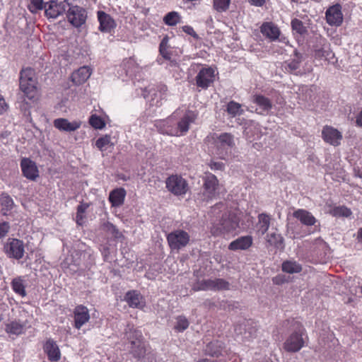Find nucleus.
Here are the masks:
<instances>
[{"label": "nucleus", "mask_w": 362, "mask_h": 362, "mask_svg": "<svg viewBox=\"0 0 362 362\" xmlns=\"http://www.w3.org/2000/svg\"><path fill=\"white\" fill-rule=\"evenodd\" d=\"M251 101L256 105L255 112L262 115H267L272 109V100L262 94H254Z\"/></svg>", "instance_id": "nucleus-12"}, {"label": "nucleus", "mask_w": 362, "mask_h": 362, "mask_svg": "<svg viewBox=\"0 0 362 362\" xmlns=\"http://www.w3.org/2000/svg\"><path fill=\"white\" fill-rule=\"evenodd\" d=\"M97 14L100 23L99 30L101 32L110 33L116 27V23L110 15L103 11H98Z\"/></svg>", "instance_id": "nucleus-17"}, {"label": "nucleus", "mask_w": 362, "mask_h": 362, "mask_svg": "<svg viewBox=\"0 0 362 362\" xmlns=\"http://www.w3.org/2000/svg\"><path fill=\"white\" fill-rule=\"evenodd\" d=\"M83 219H84L83 214H79L78 212H76V223L79 226H82L83 223Z\"/></svg>", "instance_id": "nucleus-57"}, {"label": "nucleus", "mask_w": 362, "mask_h": 362, "mask_svg": "<svg viewBox=\"0 0 362 362\" xmlns=\"http://www.w3.org/2000/svg\"><path fill=\"white\" fill-rule=\"evenodd\" d=\"M25 329V325L20 321L13 320L6 325L5 330L6 333L13 335L21 334Z\"/></svg>", "instance_id": "nucleus-31"}, {"label": "nucleus", "mask_w": 362, "mask_h": 362, "mask_svg": "<svg viewBox=\"0 0 362 362\" xmlns=\"http://www.w3.org/2000/svg\"><path fill=\"white\" fill-rule=\"evenodd\" d=\"M43 349L50 361H58L60 359V350L58 345L53 339H47L44 344Z\"/></svg>", "instance_id": "nucleus-22"}, {"label": "nucleus", "mask_w": 362, "mask_h": 362, "mask_svg": "<svg viewBox=\"0 0 362 362\" xmlns=\"http://www.w3.org/2000/svg\"><path fill=\"white\" fill-rule=\"evenodd\" d=\"M146 349L144 343L140 341H132L130 352L133 356L138 361L145 358L146 356Z\"/></svg>", "instance_id": "nucleus-29"}, {"label": "nucleus", "mask_w": 362, "mask_h": 362, "mask_svg": "<svg viewBox=\"0 0 362 362\" xmlns=\"http://www.w3.org/2000/svg\"><path fill=\"white\" fill-rule=\"evenodd\" d=\"M181 21L180 15L176 11H171L168 13L163 18V22L169 25L174 26Z\"/></svg>", "instance_id": "nucleus-38"}, {"label": "nucleus", "mask_w": 362, "mask_h": 362, "mask_svg": "<svg viewBox=\"0 0 362 362\" xmlns=\"http://www.w3.org/2000/svg\"><path fill=\"white\" fill-rule=\"evenodd\" d=\"M168 190L175 196H183L189 187L187 181L180 175H171L165 182Z\"/></svg>", "instance_id": "nucleus-6"}, {"label": "nucleus", "mask_w": 362, "mask_h": 362, "mask_svg": "<svg viewBox=\"0 0 362 362\" xmlns=\"http://www.w3.org/2000/svg\"><path fill=\"white\" fill-rule=\"evenodd\" d=\"M91 75L90 67L83 66L74 71L71 75L72 81L76 85H80L86 82Z\"/></svg>", "instance_id": "nucleus-28"}, {"label": "nucleus", "mask_w": 362, "mask_h": 362, "mask_svg": "<svg viewBox=\"0 0 362 362\" xmlns=\"http://www.w3.org/2000/svg\"><path fill=\"white\" fill-rule=\"evenodd\" d=\"M127 63H128V64H133L134 63V60L132 59H129Z\"/></svg>", "instance_id": "nucleus-62"}, {"label": "nucleus", "mask_w": 362, "mask_h": 362, "mask_svg": "<svg viewBox=\"0 0 362 362\" xmlns=\"http://www.w3.org/2000/svg\"><path fill=\"white\" fill-rule=\"evenodd\" d=\"M282 271L288 274L299 273L302 271V267L296 261L287 260L282 264Z\"/></svg>", "instance_id": "nucleus-36"}, {"label": "nucleus", "mask_w": 362, "mask_h": 362, "mask_svg": "<svg viewBox=\"0 0 362 362\" xmlns=\"http://www.w3.org/2000/svg\"><path fill=\"white\" fill-rule=\"evenodd\" d=\"M54 126L60 131L71 132L78 129L81 127V122H70L67 119L58 118L54 120Z\"/></svg>", "instance_id": "nucleus-25"}, {"label": "nucleus", "mask_w": 362, "mask_h": 362, "mask_svg": "<svg viewBox=\"0 0 362 362\" xmlns=\"http://www.w3.org/2000/svg\"><path fill=\"white\" fill-rule=\"evenodd\" d=\"M189 325L188 320L185 316L180 315L176 317V323L174 326V329L179 332H182L187 329Z\"/></svg>", "instance_id": "nucleus-43"}, {"label": "nucleus", "mask_w": 362, "mask_h": 362, "mask_svg": "<svg viewBox=\"0 0 362 362\" xmlns=\"http://www.w3.org/2000/svg\"><path fill=\"white\" fill-rule=\"evenodd\" d=\"M31 6L30 11L32 13H35L38 10L45 9V3L43 0H30Z\"/></svg>", "instance_id": "nucleus-49"}, {"label": "nucleus", "mask_w": 362, "mask_h": 362, "mask_svg": "<svg viewBox=\"0 0 362 362\" xmlns=\"http://www.w3.org/2000/svg\"><path fill=\"white\" fill-rule=\"evenodd\" d=\"M303 331V327L299 324H296V329L288 337L283 344L285 351L295 353L300 351L304 346Z\"/></svg>", "instance_id": "nucleus-4"}, {"label": "nucleus", "mask_w": 362, "mask_h": 362, "mask_svg": "<svg viewBox=\"0 0 362 362\" xmlns=\"http://www.w3.org/2000/svg\"><path fill=\"white\" fill-rule=\"evenodd\" d=\"M0 206L1 215L7 216L12 214L16 206L13 198L8 193L2 192L0 194Z\"/></svg>", "instance_id": "nucleus-20"}, {"label": "nucleus", "mask_w": 362, "mask_h": 362, "mask_svg": "<svg viewBox=\"0 0 362 362\" xmlns=\"http://www.w3.org/2000/svg\"><path fill=\"white\" fill-rule=\"evenodd\" d=\"M21 167L23 174L26 178L34 180L38 176L35 163L29 158H23L21 161Z\"/></svg>", "instance_id": "nucleus-18"}, {"label": "nucleus", "mask_w": 362, "mask_h": 362, "mask_svg": "<svg viewBox=\"0 0 362 362\" xmlns=\"http://www.w3.org/2000/svg\"><path fill=\"white\" fill-rule=\"evenodd\" d=\"M179 115V110H176L167 119L155 121L154 126L163 134L173 136L185 135L189 131L190 124L195 122L197 114L194 111L188 110L180 119H177Z\"/></svg>", "instance_id": "nucleus-1"}, {"label": "nucleus", "mask_w": 362, "mask_h": 362, "mask_svg": "<svg viewBox=\"0 0 362 362\" xmlns=\"http://www.w3.org/2000/svg\"><path fill=\"white\" fill-rule=\"evenodd\" d=\"M224 348L223 343L220 341H213L207 344L205 348V352L207 355L216 356L222 354Z\"/></svg>", "instance_id": "nucleus-30"}, {"label": "nucleus", "mask_w": 362, "mask_h": 362, "mask_svg": "<svg viewBox=\"0 0 362 362\" xmlns=\"http://www.w3.org/2000/svg\"><path fill=\"white\" fill-rule=\"evenodd\" d=\"M357 238L358 240V242L362 243V228H360L358 231Z\"/></svg>", "instance_id": "nucleus-60"}, {"label": "nucleus", "mask_w": 362, "mask_h": 362, "mask_svg": "<svg viewBox=\"0 0 362 362\" xmlns=\"http://www.w3.org/2000/svg\"><path fill=\"white\" fill-rule=\"evenodd\" d=\"M354 172L356 177L362 178V171L359 168H354Z\"/></svg>", "instance_id": "nucleus-59"}, {"label": "nucleus", "mask_w": 362, "mask_h": 362, "mask_svg": "<svg viewBox=\"0 0 362 362\" xmlns=\"http://www.w3.org/2000/svg\"><path fill=\"white\" fill-rule=\"evenodd\" d=\"M182 30L185 33H187V35H191L194 39H198L199 38L198 35L197 34V33L194 31V28L192 26H190V25H184L182 28Z\"/></svg>", "instance_id": "nucleus-52"}, {"label": "nucleus", "mask_w": 362, "mask_h": 362, "mask_svg": "<svg viewBox=\"0 0 362 362\" xmlns=\"http://www.w3.org/2000/svg\"><path fill=\"white\" fill-rule=\"evenodd\" d=\"M11 286L13 291L21 297L26 296L23 280L21 277L14 279L11 282Z\"/></svg>", "instance_id": "nucleus-37"}, {"label": "nucleus", "mask_w": 362, "mask_h": 362, "mask_svg": "<svg viewBox=\"0 0 362 362\" xmlns=\"http://www.w3.org/2000/svg\"><path fill=\"white\" fill-rule=\"evenodd\" d=\"M74 327L79 329L90 320L88 309L83 305H77L74 310Z\"/></svg>", "instance_id": "nucleus-15"}, {"label": "nucleus", "mask_w": 362, "mask_h": 362, "mask_svg": "<svg viewBox=\"0 0 362 362\" xmlns=\"http://www.w3.org/2000/svg\"><path fill=\"white\" fill-rule=\"evenodd\" d=\"M203 180L204 194L207 198H212L215 195L218 185L217 177L212 173H208L203 177Z\"/></svg>", "instance_id": "nucleus-16"}, {"label": "nucleus", "mask_w": 362, "mask_h": 362, "mask_svg": "<svg viewBox=\"0 0 362 362\" xmlns=\"http://www.w3.org/2000/svg\"><path fill=\"white\" fill-rule=\"evenodd\" d=\"M267 242L275 248L284 250L285 247L284 239L281 234L271 233L267 235Z\"/></svg>", "instance_id": "nucleus-33"}, {"label": "nucleus", "mask_w": 362, "mask_h": 362, "mask_svg": "<svg viewBox=\"0 0 362 362\" xmlns=\"http://www.w3.org/2000/svg\"><path fill=\"white\" fill-rule=\"evenodd\" d=\"M295 58L291 61L288 62L287 64V66L290 71H296L300 67V64L302 61V55L298 52L296 50L294 51Z\"/></svg>", "instance_id": "nucleus-44"}, {"label": "nucleus", "mask_w": 362, "mask_h": 362, "mask_svg": "<svg viewBox=\"0 0 362 362\" xmlns=\"http://www.w3.org/2000/svg\"><path fill=\"white\" fill-rule=\"evenodd\" d=\"M294 218L300 221V222L307 226H311L315 224L317 220L313 214L305 209H298L293 214Z\"/></svg>", "instance_id": "nucleus-26"}, {"label": "nucleus", "mask_w": 362, "mask_h": 362, "mask_svg": "<svg viewBox=\"0 0 362 362\" xmlns=\"http://www.w3.org/2000/svg\"><path fill=\"white\" fill-rule=\"evenodd\" d=\"M214 8L218 12H223L229 8L230 0H213Z\"/></svg>", "instance_id": "nucleus-47"}, {"label": "nucleus", "mask_w": 362, "mask_h": 362, "mask_svg": "<svg viewBox=\"0 0 362 362\" xmlns=\"http://www.w3.org/2000/svg\"><path fill=\"white\" fill-rule=\"evenodd\" d=\"M322 136L325 142L333 146H338L342 139L341 133L337 129L330 126L323 127Z\"/></svg>", "instance_id": "nucleus-14"}, {"label": "nucleus", "mask_w": 362, "mask_h": 362, "mask_svg": "<svg viewBox=\"0 0 362 362\" xmlns=\"http://www.w3.org/2000/svg\"><path fill=\"white\" fill-rule=\"evenodd\" d=\"M124 300L129 307L142 308L145 305L143 296L136 291H129L124 296Z\"/></svg>", "instance_id": "nucleus-23"}, {"label": "nucleus", "mask_w": 362, "mask_h": 362, "mask_svg": "<svg viewBox=\"0 0 362 362\" xmlns=\"http://www.w3.org/2000/svg\"><path fill=\"white\" fill-rule=\"evenodd\" d=\"M190 240V236L183 230H175L167 235V240L171 250H180L186 247Z\"/></svg>", "instance_id": "nucleus-8"}, {"label": "nucleus", "mask_w": 362, "mask_h": 362, "mask_svg": "<svg viewBox=\"0 0 362 362\" xmlns=\"http://www.w3.org/2000/svg\"><path fill=\"white\" fill-rule=\"evenodd\" d=\"M239 225L236 216L233 214H224L218 223L214 224L211 229L213 235L218 236L222 234L234 231Z\"/></svg>", "instance_id": "nucleus-3"}, {"label": "nucleus", "mask_w": 362, "mask_h": 362, "mask_svg": "<svg viewBox=\"0 0 362 362\" xmlns=\"http://www.w3.org/2000/svg\"><path fill=\"white\" fill-rule=\"evenodd\" d=\"M198 362H214V361H211L210 359H202Z\"/></svg>", "instance_id": "nucleus-61"}, {"label": "nucleus", "mask_w": 362, "mask_h": 362, "mask_svg": "<svg viewBox=\"0 0 362 362\" xmlns=\"http://www.w3.org/2000/svg\"><path fill=\"white\" fill-rule=\"evenodd\" d=\"M102 229L112 235L115 238H119L122 236V233L119 231L117 227L110 222L104 223L102 226Z\"/></svg>", "instance_id": "nucleus-42"}, {"label": "nucleus", "mask_w": 362, "mask_h": 362, "mask_svg": "<svg viewBox=\"0 0 362 362\" xmlns=\"http://www.w3.org/2000/svg\"><path fill=\"white\" fill-rule=\"evenodd\" d=\"M126 190L122 188H116L110 192L109 194V201L113 207H119L124 204L126 197Z\"/></svg>", "instance_id": "nucleus-27"}, {"label": "nucleus", "mask_w": 362, "mask_h": 362, "mask_svg": "<svg viewBox=\"0 0 362 362\" xmlns=\"http://www.w3.org/2000/svg\"><path fill=\"white\" fill-rule=\"evenodd\" d=\"M4 250L8 257L20 259L24 255V243L16 238H8L4 246Z\"/></svg>", "instance_id": "nucleus-10"}, {"label": "nucleus", "mask_w": 362, "mask_h": 362, "mask_svg": "<svg viewBox=\"0 0 362 362\" xmlns=\"http://www.w3.org/2000/svg\"><path fill=\"white\" fill-rule=\"evenodd\" d=\"M325 18L327 23L331 26H340L343 23V13L341 6L336 4L329 6L325 12Z\"/></svg>", "instance_id": "nucleus-13"}, {"label": "nucleus", "mask_w": 362, "mask_h": 362, "mask_svg": "<svg viewBox=\"0 0 362 362\" xmlns=\"http://www.w3.org/2000/svg\"><path fill=\"white\" fill-rule=\"evenodd\" d=\"M224 165L221 162H212L210 164V168L211 170H223Z\"/></svg>", "instance_id": "nucleus-54"}, {"label": "nucleus", "mask_w": 362, "mask_h": 362, "mask_svg": "<svg viewBox=\"0 0 362 362\" xmlns=\"http://www.w3.org/2000/svg\"><path fill=\"white\" fill-rule=\"evenodd\" d=\"M262 34L270 41L276 40L281 33L279 28L272 22L264 23L260 27Z\"/></svg>", "instance_id": "nucleus-21"}, {"label": "nucleus", "mask_w": 362, "mask_h": 362, "mask_svg": "<svg viewBox=\"0 0 362 362\" xmlns=\"http://www.w3.org/2000/svg\"><path fill=\"white\" fill-rule=\"evenodd\" d=\"M356 122L358 127H362V110L358 113V116L356 117Z\"/></svg>", "instance_id": "nucleus-58"}, {"label": "nucleus", "mask_w": 362, "mask_h": 362, "mask_svg": "<svg viewBox=\"0 0 362 362\" xmlns=\"http://www.w3.org/2000/svg\"><path fill=\"white\" fill-rule=\"evenodd\" d=\"M267 0H248L249 3L255 6L261 7L264 6Z\"/></svg>", "instance_id": "nucleus-55"}, {"label": "nucleus", "mask_w": 362, "mask_h": 362, "mask_svg": "<svg viewBox=\"0 0 362 362\" xmlns=\"http://www.w3.org/2000/svg\"><path fill=\"white\" fill-rule=\"evenodd\" d=\"M7 105L4 98L0 95V115L3 114L6 110Z\"/></svg>", "instance_id": "nucleus-56"}, {"label": "nucleus", "mask_w": 362, "mask_h": 362, "mask_svg": "<svg viewBox=\"0 0 362 362\" xmlns=\"http://www.w3.org/2000/svg\"><path fill=\"white\" fill-rule=\"evenodd\" d=\"M253 239L250 235L241 236L232 241L228 249L230 250H245L250 247L252 245Z\"/></svg>", "instance_id": "nucleus-24"}, {"label": "nucleus", "mask_w": 362, "mask_h": 362, "mask_svg": "<svg viewBox=\"0 0 362 362\" xmlns=\"http://www.w3.org/2000/svg\"><path fill=\"white\" fill-rule=\"evenodd\" d=\"M167 41L168 40L165 37L163 39L159 45V52L163 58L165 59H170V53L168 50Z\"/></svg>", "instance_id": "nucleus-50"}, {"label": "nucleus", "mask_w": 362, "mask_h": 362, "mask_svg": "<svg viewBox=\"0 0 362 362\" xmlns=\"http://www.w3.org/2000/svg\"><path fill=\"white\" fill-rule=\"evenodd\" d=\"M20 89L24 96L30 100L35 98L36 93V80L34 70L26 68L20 73Z\"/></svg>", "instance_id": "nucleus-2"}, {"label": "nucleus", "mask_w": 362, "mask_h": 362, "mask_svg": "<svg viewBox=\"0 0 362 362\" xmlns=\"http://www.w3.org/2000/svg\"><path fill=\"white\" fill-rule=\"evenodd\" d=\"M270 226V217L266 214H260L258 216L257 231L263 235L268 230Z\"/></svg>", "instance_id": "nucleus-32"}, {"label": "nucleus", "mask_w": 362, "mask_h": 362, "mask_svg": "<svg viewBox=\"0 0 362 362\" xmlns=\"http://www.w3.org/2000/svg\"><path fill=\"white\" fill-rule=\"evenodd\" d=\"M66 14L68 21L75 28L82 26L87 19L86 9L77 5H72L70 3Z\"/></svg>", "instance_id": "nucleus-7"}, {"label": "nucleus", "mask_w": 362, "mask_h": 362, "mask_svg": "<svg viewBox=\"0 0 362 362\" xmlns=\"http://www.w3.org/2000/svg\"><path fill=\"white\" fill-rule=\"evenodd\" d=\"M214 279H202L198 280L192 286V290L194 291H214Z\"/></svg>", "instance_id": "nucleus-34"}, {"label": "nucleus", "mask_w": 362, "mask_h": 362, "mask_svg": "<svg viewBox=\"0 0 362 362\" xmlns=\"http://www.w3.org/2000/svg\"><path fill=\"white\" fill-rule=\"evenodd\" d=\"M218 146L226 148H231L235 145L233 135L228 133L221 134L216 140Z\"/></svg>", "instance_id": "nucleus-35"}, {"label": "nucleus", "mask_w": 362, "mask_h": 362, "mask_svg": "<svg viewBox=\"0 0 362 362\" xmlns=\"http://www.w3.org/2000/svg\"><path fill=\"white\" fill-rule=\"evenodd\" d=\"M69 6L68 0L59 1L58 0H51L45 3V16L48 18L55 19L59 16L66 12Z\"/></svg>", "instance_id": "nucleus-9"}, {"label": "nucleus", "mask_w": 362, "mask_h": 362, "mask_svg": "<svg viewBox=\"0 0 362 362\" xmlns=\"http://www.w3.org/2000/svg\"><path fill=\"white\" fill-rule=\"evenodd\" d=\"M110 143V136L105 135V136L100 137L95 141L96 147L101 151L106 150V146Z\"/></svg>", "instance_id": "nucleus-48"}, {"label": "nucleus", "mask_w": 362, "mask_h": 362, "mask_svg": "<svg viewBox=\"0 0 362 362\" xmlns=\"http://www.w3.org/2000/svg\"><path fill=\"white\" fill-rule=\"evenodd\" d=\"M291 25L293 31L296 32L300 35H303L308 32L306 27L303 25V23L298 18L293 19L291 21Z\"/></svg>", "instance_id": "nucleus-41"}, {"label": "nucleus", "mask_w": 362, "mask_h": 362, "mask_svg": "<svg viewBox=\"0 0 362 362\" xmlns=\"http://www.w3.org/2000/svg\"><path fill=\"white\" fill-rule=\"evenodd\" d=\"M331 214L332 216L336 217H346L348 218L351 216L352 212L350 209L344 206H336L334 207L332 211Z\"/></svg>", "instance_id": "nucleus-40"}, {"label": "nucleus", "mask_w": 362, "mask_h": 362, "mask_svg": "<svg viewBox=\"0 0 362 362\" xmlns=\"http://www.w3.org/2000/svg\"><path fill=\"white\" fill-rule=\"evenodd\" d=\"M226 111L232 117L240 115L243 112L240 104L235 101H230L227 104Z\"/></svg>", "instance_id": "nucleus-39"}, {"label": "nucleus", "mask_w": 362, "mask_h": 362, "mask_svg": "<svg viewBox=\"0 0 362 362\" xmlns=\"http://www.w3.org/2000/svg\"><path fill=\"white\" fill-rule=\"evenodd\" d=\"M252 322L250 320H243V322L235 326V332L237 334L243 335L245 339H250L253 337L256 333L255 327H252Z\"/></svg>", "instance_id": "nucleus-19"}, {"label": "nucleus", "mask_w": 362, "mask_h": 362, "mask_svg": "<svg viewBox=\"0 0 362 362\" xmlns=\"http://www.w3.org/2000/svg\"><path fill=\"white\" fill-rule=\"evenodd\" d=\"M88 207H89V204H88V203H81L77 206V211L76 212H78L79 214H84Z\"/></svg>", "instance_id": "nucleus-53"}, {"label": "nucleus", "mask_w": 362, "mask_h": 362, "mask_svg": "<svg viewBox=\"0 0 362 362\" xmlns=\"http://www.w3.org/2000/svg\"><path fill=\"white\" fill-rule=\"evenodd\" d=\"M89 124L95 129H101L105 127V121L96 115H92L89 118Z\"/></svg>", "instance_id": "nucleus-46"}, {"label": "nucleus", "mask_w": 362, "mask_h": 362, "mask_svg": "<svg viewBox=\"0 0 362 362\" xmlns=\"http://www.w3.org/2000/svg\"><path fill=\"white\" fill-rule=\"evenodd\" d=\"M168 88L164 84L146 88L143 95L152 106L159 107L162 105V100L165 99Z\"/></svg>", "instance_id": "nucleus-5"}, {"label": "nucleus", "mask_w": 362, "mask_h": 362, "mask_svg": "<svg viewBox=\"0 0 362 362\" xmlns=\"http://www.w3.org/2000/svg\"><path fill=\"white\" fill-rule=\"evenodd\" d=\"M214 291H226L230 289V284L223 279H214Z\"/></svg>", "instance_id": "nucleus-45"}, {"label": "nucleus", "mask_w": 362, "mask_h": 362, "mask_svg": "<svg viewBox=\"0 0 362 362\" xmlns=\"http://www.w3.org/2000/svg\"><path fill=\"white\" fill-rule=\"evenodd\" d=\"M10 230V224L8 222L4 221L0 223V239L6 236Z\"/></svg>", "instance_id": "nucleus-51"}, {"label": "nucleus", "mask_w": 362, "mask_h": 362, "mask_svg": "<svg viewBox=\"0 0 362 362\" xmlns=\"http://www.w3.org/2000/svg\"><path fill=\"white\" fill-rule=\"evenodd\" d=\"M214 72L211 67L202 69L195 77L197 86L202 89H207L215 80Z\"/></svg>", "instance_id": "nucleus-11"}]
</instances>
